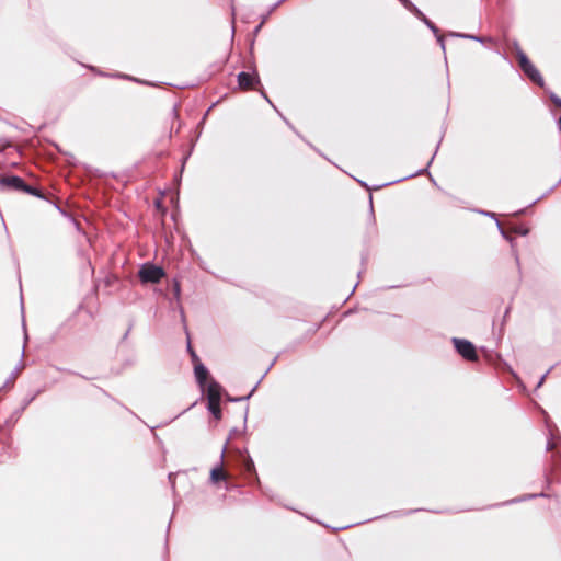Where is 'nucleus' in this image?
<instances>
[{
    "instance_id": "1",
    "label": "nucleus",
    "mask_w": 561,
    "mask_h": 561,
    "mask_svg": "<svg viewBox=\"0 0 561 561\" xmlns=\"http://www.w3.org/2000/svg\"><path fill=\"white\" fill-rule=\"evenodd\" d=\"M163 276V270L152 264H145L139 270V278L142 283H158Z\"/></svg>"
},
{
    "instance_id": "2",
    "label": "nucleus",
    "mask_w": 561,
    "mask_h": 561,
    "mask_svg": "<svg viewBox=\"0 0 561 561\" xmlns=\"http://www.w3.org/2000/svg\"><path fill=\"white\" fill-rule=\"evenodd\" d=\"M517 56H518L519 66L523 69V71L534 82H536L539 85H542L543 84L542 77L540 76L539 71L535 68V66L528 60L526 55L523 51H518Z\"/></svg>"
},
{
    "instance_id": "3",
    "label": "nucleus",
    "mask_w": 561,
    "mask_h": 561,
    "mask_svg": "<svg viewBox=\"0 0 561 561\" xmlns=\"http://www.w3.org/2000/svg\"><path fill=\"white\" fill-rule=\"evenodd\" d=\"M453 343L457 350V352L467 360H476L477 352L473 344L467 340L462 339H453Z\"/></svg>"
},
{
    "instance_id": "4",
    "label": "nucleus",
    "mask_w": 561,
    "mask_h": 561,
    "mask_svg": "<svg viewBox=\"0 0 561 561\" xmlns=\"http://www.w3.org/2000/svg\"><path fill=\"white\" fill-rule=\"evenodd\" d=\"M203 391H206L208 401H220L221 400V387L215 380L210 379Z\"/></svg>"
},
{
    "instance_id": "5",
    "label": "nucleus",
    "mask_w": 561,
    "mask_h": 561,
    "mask_svg": "<svg viewBox=\"0 0 561 561\" xmlns=\"http://www.w3.org/2000/svg\"><path fill=\"white\" fill-rule=\"evenodd\" d=\"M238 82L240 88L242 89H249L254 85L255 82H257L256 75L248 73V72H240L238 76Z\"/></svg>"
},
{
    "instance_id": "6",
    "label": "nucleus",
    "mask_w": 561,
    "mask_h": 561,
    "mask_svg": "<svg viewBox=\"0 0 561 561\" xmlns=\"http://www.w3.org/2000/svg\"><path fill=\"white\" fill-rule=\"evenodd\" d=\"M194 374H195L198 385L201 386L202 389H204L206 383L209 381L208 380V371H207L206 367L202 364L195 365Z\"/></svg>"
},
{
    "instance_id": "7",
    "label": "nucleus",
    "mask_w": 561,
    "mask_h": 561,
    "mask_svg": "<svg viewBox=\"0 0 561 561\" xmlns=\"http://www.w3.org/2000/svg\"><path fill=\"white\" fill-rule=\"evenodd\" d=\"M1 182L12 188L31 192L24 184L23 180L18 176L5 178Z\"/></svg>"
},
{
    "instance_id": "8",
    "label": "nucleus",
    "mask_w": 561,
    "mask_h": 561,
    "mask_svg": "<svg viewBox=\"0 0 561 561\" xmlns=\"http://www.w3.org/2000/svg\"><path fill=\"white\" fill-rule=\"evenodd\" d=\"M227 478V474L222 467H215L210 471V480L214 483H217L220 480H225Z\"/></svg>"
},
{
    "instance_id": "9",
    "label": "nucleus",
    "mask_w": 561,
    "mask_h": 561,
    "mask_svg": "<svg viewBox=\"0 0 561 561\" xmlns=\"http://www.w3.org/2000/svg\"><path fill=\"white\" fill-rule=\"evenodd\" d=\"M208 410L216 417L220 419L221 410H220V401H208Z\"/></svg>"
},
{
    "instance_id": "10",
    "label": "nucleus",
    "mask_w": 561,
    "mask_h": 561,
    "mask_svg": "<svg viewBox=\"0 0 561 561\" xmlns=\"http://www.w3.org/2000/svg\"><path fill=\"white\" fill-rule=\"evenodd\" d=\"M414 12L417 14V16H420L422 19V21L434 32V33H437V28L435 27V25L426 18L422 14V12H420L417 9L414 8Z\"/></svg>"
},
{
    "instance_id": "11",
    "label": "nucleus",
    "mask_w": 561,
    "mask_h": 561,
    "mask_svg": "<svg viewBox=\"0 0 561 561\" xmlns=\"http://www.w3.org/2000/svg\"><path fill=\"white\" fill-rule=\"evenodd\" d=\"M466 37L471 38V39H476V41H479V42H484V39H482L480 37H474V36H469V35H466Z\"/></svg>"
},
{
    "instance_id": "12",
    "label": "nucleus",
    "mask_w": 561,
    "mask_h": 561,
    "mask_svg": "<svg viewBox=\"0 0 561 561\" xmlns=\"http://www.w3.org/2000/svg\"><path fill=\"white\" fill-rule=\"evenodd\" d=\"M401 2L404 4V5H411V3L408 1V0H401Z\"/></svg>"
},
{
    "instance_id": "13",
    "label": "nucleus",
    "mask_w": 561,
    "mask_h": 561,
    "mask_svg": "<svg viewBox=\"0 0 561 561\" xmlns=\"http://www.w3.org/2000/svg\"><path fill=\"white\" fill-rule=\"evenodd\" d=\"M543 379H545V376H543V377L540 379V381L538 382V387L542 385Z\"/></svg>"
},
{
    "instance_id": "14",
    "label": "nucleus",
    "mask_w": 561,
    "mask_h": 561,
    "mask_svg": "<svg viewBox=\"0 0 561 561\" xmlns=\"http://www.w3.org/2000/svg\"><path fill=\"white\" fill-rule=\"evenodd\" d=\"M553 448V445L551 443H548V449Z\"/></svg>"
},
{
    "instance_id": "15",
    "label": "nucleus",
    "mask_w": 561,
    "mask_h": 561,
    "mask_svg": "<svg viewBox=\"0 0 561 561\" xmlns=\"http://www.w3.org/2000/svg\"><path fill=\"white\" fill-rule=\"evenodd\" d=\"M556 103L561 106V100H557Z\"/></svg>"
},
{
    "instance_id": "16",
    "label": "nucleus",
    "mask_w": 561,
    "mask_h": 561,
    "mask_svg": "<svg viewBox=\"0 0 561 561\" xmlns=\"http://www.w3.org/2000/svg\"><path fill=\"white\" fill-rule=\"evenodd\" d=\"M438 41L442 43V47H444V43L442 41V37H438Z\"/></svg>"
}]
</instances>
